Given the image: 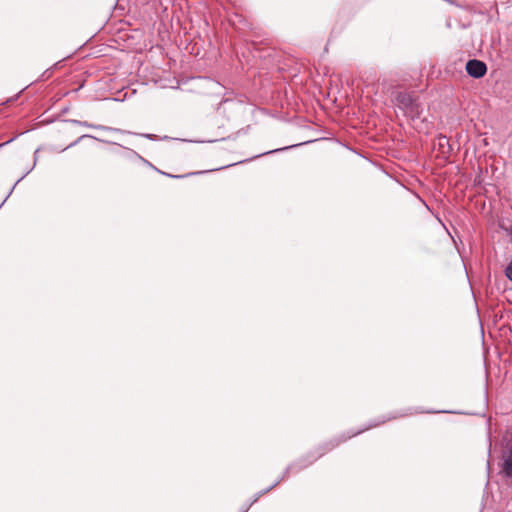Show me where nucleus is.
Here are the masks:
<instances>
[{
  "label": "nucleus",
  "instance_id": "0eeeda50",
  "mask_svg": "<svg viewBox=\"0 0 512 512\" xmlns=\"http://www.w3.org/2000/svg\"><path fill=\"white\" fill-rule=\"evenodd\" d=\"M144 136L149 138V139H153L154 138V135H152V134H145Z\"/></svg>",
  "mask_w": 512,
  "mask_h": 512
},
{
  "label": "nucleus",
  "instance_id": "f257e3e1",
  "mask_svg": "<svg viewBox=\"0 0 512 512\" xmlns=\"http://www.w3.org/2000/svg\"><path fill=\"white\" fill-rule=\"evenodd\" d=\"M396 103L411 120L419 118L423 112L421 104L411 93L399 92L396 96Z\"/></svg>",
  "mask_w": 512,
  "mask_h": 512
},
{
  "label": "nucleus",
  "instance_id": "7ed1b4c3",
  "mask_svg": "<svg viewBox=\"0 0 512 512\" xmlns=\"http://www.w3.org/2000/svg\"><path fill=\"white\" fill-rule=\"evenodd\" d=\"M502 472L508 476H512V442L507 444L502 453Z\"/></svg>",
  "mask_w": 512,
  "mask_h": 512
},
{
  "label": "nucleus",
  "instance_id": "423d86ee",
  "mask_svg": "<svg viewBox=\"0 0 512 512\" xmlns=\"http://www.w3.org/2000/svg\"><path fill=\"white\" fill-rule=\"evenodd\" d=\"M505 275L510 281H512V261L507 265Z\"/></svg>",
  "mask_w": 512,
  "mask_h": 512
},
{
  "label": "nucleus",
  "instance_id": "f03ea898",
  "mask_svg": "<svg viewBox=\"0 0 512 512\" xmlns=\"http://www.w3.org/2000/svg\"><path fill=\"white\" fill-rule=\"evenodd\" d=\"M466 71L469 76L479 79L486 74L487 66L481 60L471 59L466 63Z\"/></svg>",
  "mask_w": 512,
  "mask_h": 512
},
{
  "label": "nucleus",
  "instance_id": "39448f33",
  "mask_svg": "<svg viewBox=\"0 0 512 512\" xmlns=\"http://www.w3.org/2000/svg\"><path fill=\"white\" fill-rule=\"evenodd\" d=\"M85 125L88 126V127H92V125H89L87 123H85ZM93 128L100 129V130L113 131V132H120L121 131V130L116 129V128H111V127L102 126V125H95V126H93Z\"/></svg>",
  "mask_w": 512,
  "mask_h": 512
},
{
  "label": "nucleus",
  "instance_id": "20e7f679",
  "mask_svg": "<svg viewBox=\"0 0 512 512\" xmlns=\"http://www.w3.org/2000/svg\"><path fill=\"white\" fill-rule=\"evenodd\" d=\"M438 146L440 149H442L443 154H446L450 151L449 140L445 136H440L438 138Z\"/></svg>",
  "mask_w": 512,
  "mask_h": 512
}]
</instances>
